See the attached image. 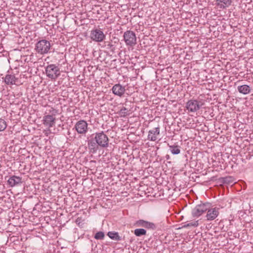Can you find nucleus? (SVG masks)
I'll return each mask as SVG.
<instances>
[{
	"mask_svg": "<svg viewBox=\"0 0 253 253\" xmlns=\"http://www.w3.org/2000/svg\"><path fill=\"white\" fill-rule=\"evenodd\" d=\"M232 3V0H216L215 4L217 8L223 9L228 7Z\"/></svg>",
	"mask_w": 253,
	"mask_h": 253,
	"instance_id": "ddd939ff",
	"label": "nucleus"
},
{
	"mask_svg": "<svg viewBox=\"0 0 253 253\" xmlns=\"http://www.w3.org/2000/svg\"><path fill=\"white\" fill-rule=\"evenodd\" d=\"M45 74L50 79L55 80L60 75L61 72L58 66L50 64L46 67Z\"/></svg>",
	"mask_w": 253,
	"mask_h": 253,
	"instance_id": "7ed1b4c3",
	"label": "nucleus"
},
{
	"mask_svg": "<svg viewBox=\"0 0 253 253\" xmlns=\"http://www.w3.org/2000/svg\"><path fill=\"white\" fill-rule=\"evenodd\" d=\"M160 132L159 126L153 128L148 132L147 139L152 141H156L159 139Z\"/></svg>",
	"mask_w": 253,
	"mask_h": 253,
	"instance_id": "9d476101",
	"label": "nucleus"
},
{
	"mask_svg": "<svg viewBox=\"0 0 253 253\" xmlns=\"http://www.w3.org/2000/svg\"><path fill=\"white\" fill-rule=\"evenodd\" d=\"M206 211L207 212L206 217L208 220L214 219L219 214V209L216 208L211 209V205L210 204L208 210Z\"/></svg>",
	"mask_w": 253,
	"mask_h": 253,
	"instance_id": "9b49d317",
	"label": "nucleus"
},
{
	"mask_svg": "<svg viewBox=\"0 0 253 253\" xmlns=\"http://www.w3.org/2000/svg\"><path fill=\"white\" fill-rule=\"evenodd\" d=\"M6 126L7 125L5 121L0 118V131H3L6 128Z\"/></svg>",
	"mask_w": 253,
	"mask_h": 253,
	"instance_id": "4be33fe9",
	"label": "nucleus"
},
{
	"mask_svg": "<svg viewBox=\"0 0 253 253\" xmlns=\"http://www.w3.org/2000/svg\"><path fill=\"white\" fill-rule=\"evenodd\" d=\"M124 40L126 45L133 46L136 44L135 34L131 31H127L124 34Z\"/></svg>",
	"mask_w": 253,
	"mask_h": 253,
	"instance_id": "39448f33",
	"label": "nucleus"
},
{
	"mask_svg": "<svg viewBox=\"0 0 253 253\" xmlns=\"http://www.w3.org/2000/svg\"><path fill=\"white\" fill-rule=\"evenodd\" d=\"M118 114L121 117H125L129 114V111L125 107H123L120 110Z\"/></svg>",
	"mask_w": 253,
	"mask_h": 253,
	"instance_id": "412c9836",
	"label": "nucleus"
},
{
	"mask_svg": "<svg viewBox=\"0 0 253 253\" xmlns=\"http://www.w3.org/2000/svg\"><path fill=\"white\" fill-rule=\"evenodd\" d=\"M199 225L198 220L194 221L187 224H185L183 226V227L186 228L190 226L197 227Z\"/></svg>",
	"mask_w": 253,
	"mask_h": 253,
	"instance_id": "5701e85b",
	"label": "nucleus"
},
{
	"mask_svg": "<svg viewBox=\"0 0 253 253\" xmlns=\"http://www.w3.org/2000/svg\"><path fill=\"white\" fill-rule=\"evenodd\" d=\"M104 237V234L102 232H98L95 235L94 238L96 239H103Z\"/></svg>",
	"mask_w": 253,
	"mask_h": 253,
	"instance_id": "393cba45",
	"label": "nucleus"
},
{
	"mask_svg": "<svg viewBox=\"0 0 253 253\" xmlns=\"http://www.w3.org/2000/svg\"><path fill=\"white\" fill-rule=\"evenodd\" d=\"M89 148L91 152L94 153L97 150V146L95 143H90L89 144Z\"/></svg>",
	"mask_w": 253,
	"mask_h": 253,
	"instance_id": "b1692460",
	"label": "nucleus"
},
{
	"mask_svg": "<svg viewBox=\"0 0 253 253\" xmlns=\"http://www.w3.org/2000/svg\"><path fill=\"white\" fill-rule=\"evenodd\" d=\"M209 203H205L196 206L192 210V214L194 217H199L208 210Z\"/></svg>",
	"mask_w": 253,
	"mask_h": 253,
	"instance_id": "0eeeda50",
	"label": "nucleus"
},
{
	"mask_svg": "<svg viewBox=\"0 0 253 253\" xmlns=\"http://www.w3.org/2000/svg\"><path fill=\"white\" fill-rule=\"evenodd\" d=\"M51 47L50 42L45 40L39 41L35 46L36 51L40 54L47 53Z\"/></svg>",
	"mask_w": 253,
	"mask_h": 253,
	"instance_id": "f03ea898",
	"label": "nucleus"
},
{
	"mask_svg": "<svg viewBox=\"0 0 253 253\" xmlns=\"http://www.w3.org/2000/svg\"><path fill=\"white\" fill-rule=\"evenodd\" d=\"M134 234L137 237H140L146 234V231L142 228L136 229L134 231Z\"/></svg>",
	"mask_w": 253,
	"mask_h": 253,
	"instance_id": "6ab92c4d",
	"label": "nucleus"
},
{
	"mask_svg": "<svg viewBox=\"0 0 253 253\" xmlns=\"http://www.w3.org/2000/svg\"><path fill=\"white\" fill-rule=\"evenodd\" d=\"M75 128L79 134H84L87 132L88 124L85 121L80 120L76 123Z\"/></svg>",
	"mask_w": 253,
	"mask_h": 253,
	"instance_id": "6e6552de",
	"label": "nucleus"
},
{
	"mask_svg": "<svg viewBox=\"0 0 253 253\" xmlns=\"http://www.w3.org/2000/svg\"><path fill=\"white\" fill-rule=\"evenodd\" d=\"M56 120L55 115L53 113L51 114H45L43 117L42 120V124L47 128V130L44 131V134L46 136H48L49 134L52 133L50 128L55 126Z\"/></svg>",
	"mask_w": 253,
	"mask_h": 253,
	"instance_id": "f257e3e1",
	"label": "nucleus"
},
{
	"mask_svg": "<svg viewBox=\"0 0 253 253\" xmlns=\"http://www.w3.org/2000/svg\"><path fill=\"white\" fill-rule=\"evenodd\" d=\"M51 109H52V111H54V110L53 108H51Z\"/></svg>",
	"mask_w": 253,
	"mask_h": 253,
	"instance_id": "a878e982",
	"label": "nucleus"
},
{
	"mask_svg": "<svg viewBox=\"0 0 253 253\" xmlns=\"http://www.w3.org/2000/svg\"><path fill=\"white\" fill-rule=\"evenodd\" d=\"M169 147L172 154H178L180 153V150L177 146H170Z\"/></svg>",
	"mask_w": 253,
	"mask_h": 253,
	"instance_id": "aec40b11",
	"label": "nucleus"
},
{
	"mask_svg": "<svg viewBox=\"0 0 253 253\" xmlns=\"http://www.w3.org/2000/svg\"><path fill=\"white\" fill-rule=\"evenodd\" d=\"M94 139L97 144L100 146L105 147L108 145V138L103 132L96 133Z\"/></svg>",
	"mask_w": 253,
	"mask_h": 253,
	"instance_id": "423d86ee",
	"label": "nucleus"
},
{
	"mask_svg": "<svg viewBox=\"0 0 253 253\" xmlns=\"http://www.w3.org/2000/svg\"><path fill=\"white\" fill-rule=\"evenodd\" d=\"M112 90L114 94L120 97L123 96L126 90L125 87L122 86L120 84H116L114 85L113 86Z\"/></svg>",
	"mask_w": 253,
	"mask_h": 253,
	"instance_id": "4468645a",
	"label": "nucleus"
},
{
	"mask_svg": "<svg viewBox=\"0 0 253 253\" xmlns=\"http://www.w3.org/2000/svg\"><path fill=\"white\" fill-rule=\"evenodd\" d=\"M108 236L112 239L116 241L121 240V237L119 235L118 233L115 232H109L107 234Z\"/></svg>",
	"mask_w": 253,
	"mask_h": 253,
	"instance_id": "a211bd4d",
	"label": "nucleus"
},
{
	"mask_svg": "<svg viewBox=\"0 0 253 253\" xmlns=\"http://www.w3.org/2000/svg\"><path fill=\"white\" fill-rule=\"evenodd\" d=\"M238 90L242 94H247L251 92V88L249 85L244 84L238 86Z\"/></svg>",
	"mask_w": 253,
	"mask_h": 253,
	"instance_id": "f3484780",
	"label": "nucleus"
},
{
	"mask_svg": "<svg viewBox=\"0 0 253 253\" xmlns=\"http://www.w3.org/2000/svg\"><path fill=\"white\" fill-rule=\"evenodd\" d=\"M17 79L14 75L7 74L4 78V82L7 85H13L16 84Z\"/></svg>",
	"mask_w": 253,
	"mask_h": 253,
	"instance_id": "2eb2a0df",
	"label": "nucleus"
},
{
	"mask_svg": "<svg viewBox=\"0 0 253 253\" xmlns=\"http://www.w3.org/2000/svg\"><path fill=\"white\" fill-rule=\"evenodd\" d=\"M135 225L138 227H143L149 229L153 230L156 228V225L154 223L142 219L136 221Z\"/></svg>",
	"mask_w": 253,
	"mask_h": 253,
	"instance_id": "f8f14e48",
	"label": "nucleus"
},
{
	"mask_svg": "<svg viewBox=\"0 0 253 253\" xmlns=\"http://www.w3.org/2000/svg\"><path fill=\"white\" fill-rule=\"evenodd\" d=\"M204 103L196 99H190L186 103L185 108L188 112L194 113L199 110Z\"/></svg>",
	"mask_w": 253,
	"mask_h": 253,
	"instance_id": "20e7f679",
	"label": "nucleus"
},
{
	"mask_svg": "<svg viewBox=\"0 0 253 253\" xmlns=\"http://www.w3.org/2000/svg\"><path fill=\"white\" fill-rule=\"evenodd\" d=\"M90 38L94 41L101 42L104 40L105 36L101 30L95 29L91 31Z\"/></svg>",
	"mask_w": 253,
	"mask_h": 253,
	"instance_id": "1a4fd4ad",
	"label": "nucleus"
},
{
	"mask_svg": "<svg viewBox=\"0 0 253 253\" xmlns=\"http://www.w3.org/2000/svg\"><path fill=\"white\" fill-rule=\"evenodd\" d=\"M7 182L11 187H13L22 183V179L19 176H12L8 179Z\"/></svg>",
	"mask_w": 253,
	"mask_h": 253,
	"instance_id": "dca6fc26",
	"label": "nucleus"
}]
</instances>
